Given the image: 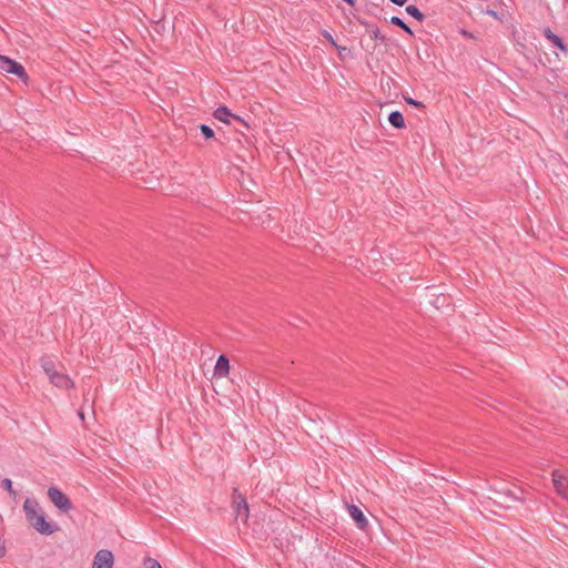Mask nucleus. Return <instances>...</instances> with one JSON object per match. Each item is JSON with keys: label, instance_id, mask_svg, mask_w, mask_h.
Returning <instances> with one entry per match:
<instances>
[{"label": "nucleus", "instance_id": "f3484780", "mask_svg": "<svg viewBox=\"0 0 568 568\" xmlns=\"http://www.w3.org/2000/svg\"><path fill=\"white\" fill-rule=\"evenodd\" d=\"M200 130L206 139H211L214 136V131L206 124H201Z\"/></svg>", "mask_w": 568, "mask_h": 568}, {"label": "nucleus", "instance_id": "f257e3e1", "mask_svg": "<svg viewBox=\"0 0 568 568\" xmlns=\"http://www.w3.org/2000/svg\"><path fill=\"white\" fill-rule=\"evenodd\" d=\"M23 510L28 523L40 534L51 535L58 529L55 525H51L45 520V516L37 500L27 498L23 504Z\"/></svg>", "mask_w": 568, "mask_h": 568}, {"label": "nucleus", "instance_id": "a211bd4d", "mask_svg": "<svg viewBox=\"0 0 568 568\" xmlns=\"http://www.w3.org/2000/svg\"><path fill=\"white\" fill-rule=\"evenodd\" d=\"M2 487L11 495V496H16V491L12 487V481L11 479L9 478H4L2 480Z\"/></svg>", "mask_w": 568, "mask_h": 568}, {"label": "nucleus", "instance_id": "f8f14e48", "mask_svg": "<svg viewBox=\"0 0 568 568\" xmlns=\"http://www.w3.org/2000/svg\"><path fill=\"white\" fill-rule=\"evenodd\" d=\"M545 36L555 47L559 48L562 51H566V47L564 45L562 40L557 34L547 29L545 31Z\"/></svg>", "mask_w": 568, "mask_h": 568}, {"label": "nucleus", "instance_id": "412c9836", "mask_svg": "<svg viewBox=\"0 0 568 568\" xmlns=\"http://www.w3.org/2000/svg\"><path fill=\"white\" fill-rule=\"evenodd\" d=\"M344 1L347 2L351 6H354V3H355V0H344Z\"/></svg>", "mask_w": 568, "mask_h": 568}, {"label": "nucleus", "instance_id": "6ab92c4d", "mask_svg": "<svg viewBox=\"0 0 568 568\" xmlns=\"http://www.w3.org/2000/svg\"><path fill=\"white\" fill-rule=\"evenodd\" d=\"M404 100L406 101L407 104L416 106V108H424L425 106L423 102L414 100L413 98H409V97H405L404 95Z\"/></svg>", "mask_w": 568, "mask_h": 568}, {"label": "nucleus", "instance_id": "2eb2a0df", "mask_svg": "<svg viewBox=\"0 0 568 568\" xmlns=\"http://www.w3.org/2000/svg\"><path fill=\"white\" fill-rule=\"evenodd\" d=\"M322 34H323V37H324V38H325V39H326V40H327V41H328L333 47H335V48H336V50H337L338 52H341V50H347V48H346V47L338 45V44L335 42V40L333 39L332 34H331L328 31L324 30V31L322 32Z\"/></svg>", "mask_w": 568, "mask_h": 568}, {"label": "nucleus", "instance_id": "4be33fe9", "mask_svg": "<svg viewBox=\"0 0 568 568\" xmlns=\"http://www.w3.org/2000/svg\"><path fill=\"white\" fill-rule=\"evenodd\" d=\"M487 12H488L489 14H491V16L496 17V13H495L494 11L488 10Z\"/></svg>", "mask_w": 568, "mask_h": 568}, {"label": "nucleus", "instance_id": "dca6fc26", "mask_svg": "<svg viewBox=\"0 0 568 568\" xmlns=\"http://www.w3.org/2000/svg\"><path fill=\"white\" fill-rule=\"evenodd\" d=\"M143 567L144 568H162L161 564L151 557H148L143 560Z\"/></svg>", "mask_w": 568, "mask_h": 568}, {"label": "nucleus", "instance_id": "ddd939ff", "mask_svg": "<svg viewBox=\"0 0 568 568\" xmlns=\"http://www.w3.org/2000/svg\"><path fill=\"white\" fill-rule=\"evenodd\" d=\"M406 12L417 19L418 21H423L424 14L420 12V10L415 6H407Z\"/></svg>", "mask_w": 568, "mask_h": 568}, {"label": "nucleus", "instance_id": "4468645a", "mask_svg": "<svg viewBox=\"0 0 568 568\" xmlns=\"http://www.w3.org/2000/svg\"><path fill=\"white\" fill-rule=\"evenodd\" d=\"M390 23L402 28L404 31H406L407 33L412 34V30L409 29V27L400 18L392 17L390 18Z\"/></svg>", "mask_w": 568, "mask_h": 568}, {"label": "nucleus", "instance_id": "20e7f679", "mask_svg": "<svg viewBox=\"0 0 568 568\" xmlns=\"http://www.w3.org/2000/svg\"><path fill=\"white\" fill-rule=\"evenodd\" d=\"M0 71L14 74L20 79L28 78L24 68L20 63L11 60L10 58H8L6 55H1V54H0Z\"/></svg>", "mask_w": 568, "mask_h": 568}, {"label": "nucleus", "instance_id": "423d86ee", "mask_svg": "<svg viewBox=\"0 0 568 568\" xmlns=\"http://www.w3.org/2000/svg\"><path fill=\"white\" fill-rule=\"evenodd\" d=\"M552 483L558 495L568 500V470H555L552 473Z\"/></svg>", "mask_w": 568, "mask_h": 568}, {"label": "nucleus", "instance_id": "39448f33", "mask_svg": "<svg viewBox=\"0 0 568 568\" xmlns=\"http://www.w3.org/2000/svg\"><path fill=\"white\" fill-rule=\"evenodd\" d=\"M232 505L235 511L236 519H241L245 523L248 518V504L245 497L242 494H240L236 488L233 490Z\"/></svg>", "mask_w": 568, "mask_h": 568}, {"label": "nucleus", "instance_id": "f03ea898", "mask_svg": "<svg viewBox=\"0 0 568 568\" xmlns=\"http://www.w3.org/2000/svg\"><path fill=\"white\" fill-rule=\"evenodd\" d=\"M40 365L53 386L64 390L73 388V381L69 377V375L58 369L57 363L52 357L42 356L40 358Z\"/></svg>", "mask_w": 568, "mask_h": 568}, {"label": "nucleus", "instance_id": "6e6552de", "mask_svg": "<svg viewBox=\"0 0 568 568\" xmlns=\"http://www.w3.org/2000/svg\"><path fill=\"white\" fill-rule=\"evenodd\" d=\"M348 514L356 523L359 529L366 528L368 521L359 507H357L356 505L348 506Z\"/></svg>", "mask_w": 568, "mask_h": 568}, {"label": "nucleus", "instance_id": "5701e85b", "mask_svg": "<svg viewBox=\"0 0 568 568\" xmlns=\"http://www.w3.org/2000/svg\"><path fill=\"white\" fill-rule=\"evenodd\" d=\"M462 32L463 34L470 37V34H468L465 30H463Z\"/></svg>", "mask_w": 568, "mask_h": 568}, {"label": "nucleus", "instance_id": "9b49d317", "mask_svg": "<svg viewBox=\"0 0 568 568\" xmlns=\"http://www.w3.org/2000/svg\"><path fill=\"white\" fill-rule=\"evenodd\" d=\"M388 121L396 129H402L405 126L404 116L398 111L392 112L388 116Z\"/></svg>", "mask_w": 568, "mask_h": 568}, {"label": "nucleus", "instance_id": "1a4fd4ad", "mask_svg": "<svg viewBox=\"0 0 568 568\" xmlns=\"http://www.w3.org/2000/svg\"><path fill=\"white\" fill-rule=\"evenodd\" d=\"M230 372V362L229 358L225 355H220L215 367H214V375L216 377H225L227 376Z\"/></svg>", "mask_w": 568, "mask_h": 568}, {"label": "nucleus", "instance_id": "7ed1b4c3", "mask_svg": "<svg viewBox=\"0 0 568 568\" xmlns=\"http://www.w3.org/2000/svg\"><path fill=\"white\" fill-rule=\"evenodd\" d=\"M48 497L51 503L63 513H68L72 508L69 497L57 487H50L48 489Z\"/></svg>", "mask_w": 568, "mask_h": 568}, {"label": "nucleus", "instance_id": "9d476101", "mask_svg": "<svg viewBox=\"0 0 568 568\" xmlns=\"http://www.w3.org/2000/svg\"><path fill=\"white\" fill-rule=\"evenodd\" d=\"M214 118L219 121L230 123L231 119L240 121V116L234 115L226 106H220L214 111Z\"/></svg>", "mask_w": 568, "mask_h": 568}, {"label": "nucleus", "instance_id": "0eeeda50", "mask_svg": "<svg viewBox=\"0 0 568 568\" xmlns=\"http://www.w3.org/2000/svg\"><path fill=\"white\" fill-rule=\"evenodd\" d=\"M113 554L108 549H101L94 556L92 568H113Z\"/></svg>", "mask_w": 568, "mask_h": 568}, {"label": "nucleus", "instance_id": "aec40b11", "mask_svg": "<svg viewBox=\"0 0 568 568\" xmlns=\"http://www.w3.org/2000/svg\"><path fill=\"white\" fill-rule=\"evenodd\" d=\"M394 4H397V6H404L407 0H390Z\"/></svg>", "mask_w": 568, "mask_h": 568}]
</instances>
